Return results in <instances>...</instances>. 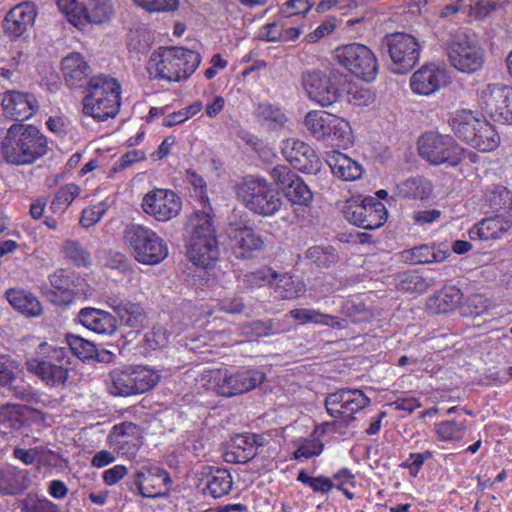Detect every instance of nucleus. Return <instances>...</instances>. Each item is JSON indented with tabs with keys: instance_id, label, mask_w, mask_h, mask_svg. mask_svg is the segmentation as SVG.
Returning <instances> with one entry per match:
<instances>
[{
	"instance_id": "1",
	"label": "nucleus",
	"mask_w": 512,
	"mask_h": 512,
	"mask_svg": "<svg viewBox=\"0 0 512 512\" xmlns=\"http://www.w3.org/2000/svg\"><path fill=\"white\" fill-rule=\"evenodd\" d=\"M187 257L200 268H212L220 256V243L211 213L195 210L186 220L183 234Z\"/></svg>"
},
{
	"instance_id": "2",
	"label": "nucleus",
	"mask_w": 512,
	"mask_h": 512,
	"mask_svg": "<svg viewBox=\"0 0 512 512\" xmlns=\"http://www.w3.org/2000/svg\"><path fill=\"white\" fill-rule=\"evenodd\" d=\"M47 152V138L30 124H12L1 142L4 160L13 165H30Z\"/></svg>"
},
{
	"instance_id": "3",
	"label": "nucleus",
	"mask_w": 512,
	"mask_h": 512,
	"mask_svg": "<svg viewBox=\"0 0 512 512\" xmlns=\"http://www.w3.org/2000/svg\"><path fill=\"white\" fill-rule=\"evenodd\" d=\"M122 85L110 74L94 75L82 98V114L96 122L115 118L121 107Z\"/></svg>"
},
{
	"instance_id": "4",
	"label": "nucleus",
	"mask_w": 512,
	"mask_h": 512,
	"mask_svg": "<svg viewBox=\"0 0 512 512\" xmlns=\"http://www.w3.org/2000/svg\"><path fill=\"white\" fill-rule=\"evenodd\" d=\"M71 357L65 347L41 342L32 357L26 360L28 372L49 388H63L69 380Z\"/></svg>"
},
{
	"instance_id": "5",
	"label": "nucleus",
	"mask_w": 512,
	"mask_h": 512,
	"mask_svg": "<svg viewBox=\"0 0 512 512\" xmlns=\"http://www.w3.org/2000/svg\"><path fill=\"white\" fill-rule=\"evenodd\" d=\"M449 123L460 140L480 152L494 151L500 145V136L494 125L476 112L456 111Z\"/></svg>"
},
{
	"instance_id": "6",
	"label": "nucleus",
	"mask_w": 512,
	"mask_h": 512,
	"mask_svg": "<svg viewBox=\"0 0 512 512\" xmlns=\"http://www.w3.org/2000/svg\"><path fill=\"white\" fill-rule=\"evenodd\" d=\"M237 200L256 215H275L282 206L280 192L264 177L246 175L234 186Z\"/></svg>"
},
{
	"instance_id": "7",
	"label": "nucleus",
	"mask_w": 512,
	"mask_h": 512,
	"mask_svg": "<svg viewBox=\"0 0 512 512\" xmlns=\"http://www.w3.org/2000/svg\"><path fill=\"white\" fill-rule=\"evenodd\" d=\"M123 240L133 258L142 265L155 266L168 257L167 242L149 227L131 224L124 230Z\"/></svg>"
},
{
	"instance_id": "8",
	"label": "nucleus",
	"mask_w": 512,
	"mask_h": 512,
	"mask_svg": "<svg viewBox=\"0 0 512 512\" xmlns=\"http://www.w3.org/2000/svg\"><path fill=\"white\" fill-rule=\"evenodd\" d=\"M265 379V373L258 368L229 366L212 370L209 382L218 396L230 398L254 390Z\"/></svg>"
},
{
	"instance_id": "9",
	"label": "nucleus",
	"mask_w": 512,
	"mask_h": 512,
	"mask_svg": "<svg viewBox=\"0 0 512 512\" xmlns=\"http://www.w3.org/2000/svg\"><path fill=\"white\" fill-rule=\"evenodd\" d=\"M347 82L348 74L339 69H331L328 74L316 69L302 76V84L309 99L322 107L338 102Z\"/></svg>"
},
{
	"instance_id": "10",
	"label": "nucleus",
	"mask_w": 512,
	"mask_h": 512,
	"mask_svg": "<svg viewBox=\"0 0 512 512\" xmlns=\"http://www.w3.org/2000/svg\"><path fill=\"white\" fill-rule=\"evenodd\" d=\"M304 125L317 140H330L344 149L353 144L350 123L335 114L323 110L309 111L305 115Z\"/></svg>"
},
{
	"instance_id": "11",
	"label": "nucleus",
	"mask_w": 512,
	"mask_h": 512,
	"mask_svg": "<svg viewBox=\"0 0 512 512\" xmlns=\"http://www.w3.org/2000/svg\"><path fill=\"white\" fill-rule=\"evenodd\" d=\"M418 152L432 165L456 167L463 161L465 149L452 136L430 131L419 137Z\"/></svg>"
},
{
	"instance_id": "12",
	"label": "nucleus",
	"mask_w": 512,
	"mask_h": 512,
	"mask_svg": "<svg viewBox=\"0 0 512 512\" xmlns=\"http://www.w3.org/2000/svg\"><path fill=\"white\" fill-rule=\"evenodd\" d=\"M342 212L348 222L365 230L382 227L388 218L385 205L372 196L347 199Z\"/></svg>"
},
{
	"instance_id": "13",
	"label": "nucleus",
	"mask_w": 512,
	"mask_h": 512,
	"mask_svg": "<svg viewBox=\"0 0 512 512\" xmlns=\"http://www.w3.org/2000/svg\"><path fill=\"white\" fill-rule=\"evenodd\" d=\"M112 393L116 396H131L151 390L160 376L154 370L141 365L114 369L110 373Z\"/></svg>"
},
{
	"instance_id": "14",
	"label": "nucleus",
	"mask_w": 512,
	"mask_h": 512,
	"mask_svg": "<svg viewBox=\"0 0 512 512\" xmlns=\"http://www.w3.org/2000/svg\"><path fill=\"white\" fill-rule=\"evenodd\" d=\"M370 403V398L362 390L347 387L329 393L325 398L327 413L345 424L352 422L355 419L354 415Z\"/></svg>"
},
{
	"instance_id": "15",
	"label": "nucleus",
	"mask_w": 512,
	"mask_h": 512,
	"mask_svg": "<svg viewBox=\"0 0 512 512\" xmlns=\"http://www.w3.org/2000/svg\"><path fill=\"white\" fill-rule=\"evenodd\" d=\"M141 207L156 221L168 222L180 214L182 199L171 189L155 188L144 195Z\"/></svg>"
},
{
	"instance_id": "16",
	"label": "nucleus",
	"mask_w": 512,
	"mask_h": 512,
	"mask_svg": "<svg viewBox=\"0 0 512 512\" xmlns=\"http://www.w3.org/2000/svg\"><path fill=\"white\" fill-rule=\"evenodd\" d=\"M48 279L50 290L46 295L55 305H69L83 292L85 280L75 272L58 269Z\"/></svg>"
},
{
	"instance_id": "17",
	"label": "nucleus",
	"mask_w": 512,
	"mask_h": 512,
	"mask_svg": "<svg viewBox=\"0 0 512 512\" xmlns=\"http://www.w3.org/2000/svg\"><path fill=\"white\" fill-rule=\"evenodd\" d=\"M485 110L505 124L512 123V87L500 83L488 84L480 92Z\"/></svg>"
},
{
	"instance_id": "18",
	"label": "nucleus",
	"mask_w": 512,
	"mask_h": 512,
	"mask_svg": "<svg viewBox=\"0 0 512 512\" xmlns=\"http://www.w3.org/2000/svg\"><path fill=\"white\" fill-rule=\"evenodd\" d=\"M107 442L118 454L135 458L143 445L141 427L133 422H121L112 427Z\"/></svg>"
},
{
	"instance_id": "19",
	"label": "nucleus",
	"mask_w": 512,
	"mask_h": 512,
	"mask_svg": "<svg viewBox=\"0 0 512 512\" xmlns=\"http://www.w3.org/2000/svg\"><path fill=\"white\" fill-rule=\"evenodd\" d=\"M282 154L290 165L305 174H315L321 169V160L308 143L289 138L283 142Z\"/></svg>"
},
{
	"instance_id": "20",
	"label": "nucleus",
	"mask_w": 512,
	"mask_h": 512,
	"mask_svg": "<svg viewBox=\"0 0 512 512\" xmlns=\"http://www.w3.org/2000/svg\"><path fill=\"white\" fill-rule=\"evenodd\" d=\"M3 115L10 120L23 122L35 116L39 103L30 92L7 90L0 95Z\"/></svg>"
},
{
	"instance_id": "21",
	"label": "nucleus",
	"mask_w": 512,
	"mask_h": 512,
	"mask_svg": "<svg viewBox=\"0 0 512 512\" xmlns=\"http://www.w3.org/2000/svg\"><path fill=\"white\" fill-rule=\"evenodd\" d=\"M133 482L142 497L156 498L168 490L171 479L165 469L154 466L137 471Z\"/></svg>"
},
{
	"instance_id": "22",
	"label": "nucleus",
	"mask_w": 512,
	"mask_h": 512,
	"mask_svg": "<svg viewBox=\"0 0 512 512\" xmlns=\"http://www.w3.org/2000/svg\"><path fill=\"white\" fill-rule=\"evenodd\" d=\"M383 45L387 47L394 64H417L419 61L420 46L412 35L401 32L386 35Z\"/></svg>"
},
{
	"instance_id": "23",
	"label": "nucleus",
	"mask_w": 512,
	"mask_h": 512,
	"mask_svg": "<svg viewBox=\"0 0 512 512\" xmlns=\"http://www.w3.org/2000/svg\"><path fill=\"white\" fill-rule=\"evenodd\" d=\"M451 81L449 73L441 66H421L410 78L411 90L418 95H431Z\"/></svg>"
},
{
	"instance_id": "24",
	"label": "nucleus",
	"mask_w": 512,
	"mask_h": 512,
	"mask_svg": "<svg viewBox=\"0 0 512 512\" xmlns=\"http://www.w3.org/2000/svg\"><path fill=\"white\" fill-rule=\"evenodd\" d=\"M230 247L238 259H250L262 250L264 241L255 230L248 226H237L229 231Z\"/></svg>"
},
{
	"instance_id": "25",
	"label": "nucleus",
	"mask_w": 512,
	"mask_h": 512,
	"mask_svg": "<svg viewBox=\"0 0 512 512\" xmlns=\"http://www.w3.org/2000/svg\"><path fill=\"white\" fill-rule=\"evenodd\" d=\"M262 436L258 434H237L231 438L225 450L224 460L232 464H245L251 461L257 454V449L262 445Z\"/></svg>"
},
{
	"instance_id": "26",
	"label": "nucleus",
	"mask_w": 512,
	"mask_h": 512,
	"mask_svg": "<svg viewBox=\"0 0 512 512\" xmlns=\"http://www.w3.org/2000/svg\"><path fill=\"white\" fill-rule=\"evenodd\" d=\"M512 228V220L503 215L484 218L475 223L468 231L472 241H489L503 237Z\"/></svg>"
},
{
	"instance_id": "27",
	"label": "nucleus",
	"mask_w": 512,
	"mask_h": 512,
	"mask_svg": "<svg viewBox=\"0 0 512 512\" xmlns=\"http://www.w3.org/2000/svg\"><path fill=\"white\" fill-rule=\"evenodd\" d=\"M35 410L18 404H4L0 406V426L25 433L34 422Z\"/></svg>"
},
{
	"instance_id": "28",
	"label": "nucleus",
	"mask_w": 512,
	"mask_h": 512,
	"mask_svg": "<svg viewBox=\"0 0 512 512\" xmlns=\"http://www.w3.org/2000/svg\"><path fill=\"white\" fill-rule=\"evenodd\" d=\"M463 292L455 285H445L426 300V309L432 314H448L462 303Z\"/></svg>"
},
{
	"instance_id": "29",
	"label": "nucleus",
	"mask_w": 512,
	"mask_h": 512,
	"mask_svg": "<svg viewBox=\"0 0 512 512\" xmlns=\"http://www.w3.org/2000/svg\"><path fill=\"white\" fill-rule=\"evenodd\" d=\"M78 320L85 328L101 335H113L118 328L117 319L111 313L93 307L82 308Z\"/></svg>"
},
{
	"instance_id": "30",
	"label": "nucleus",
	"mask_w": 512,
	"mask_h": 512,
	"mask_svg": "<svg viewBox=\"0 0 512 512\" xmlns=\"http://www.w3.org/2000/svg\"><path fill=\"white\" fill-rule=\"evenodd\" d=\"M36 9L29 3L19 4L13 7L3 21L4 31L12 38L20 37L32 26L36 18Z\"/></svg>"
},
{
	"instance_id": "31",
	"label": "nucleus",
	"mask_w": 512,
	"mask_h": 512,
	"mask_svg": "<svg viewBox=\"0 0 512 512\" xmlns=\"http://www.w3.org/2000/svg\"><path fill=\"white\" fill-rule=\"evenodd\" d=\"M325 161L332 173L345 181H354L362 176V166L338 150L326 152Z\"/></svg>"
},
{
	"instance_id": "32",
	"label": "nucleus",
	"mask_w": 512,
	"mask_h": 512,
	"mask_svg": "<svg viewBox=\"0 0 512 512\" xmlns=\"http://www.w3.org/2000/svg\"><path fill=\"white\" fill-rule=\"evenodd\" d=\"M202 482L204 494L214 499L228 495L234 485L231 473L227 469L219 467H209Z\"/></svg>"
},
{
	"instance_id": "33",
	"label": "nucleus",
	"mask_w": 512,
	"mask_h": 512,
	"mask_svg": "<svg viewBox=\"0 0 512 512\" xmlns=\"http://www.w3.org/2000/svg\"><path fill=\"white\" fill-rule=\"evenodd\" d=\"M401 260L411 265L439 263L448 257V252L435 243L421 244L400 253Z\"/></svg>"
},
{
	"instance_id": "34",
	"label": "nucleus",
	"mask_w": 512,
	"mask_h": 512,
	"mask_svg": "<svg viewBox=\"0 0 512 512\" xmlns=\"http://www.w3.org/2000/svg\"><path fill=\"white\" fill-rule=\"evenodd\" d=\"M5 297L16 311L27 317H38L42 314L41 302L31 291L20 287L10 288Z\"/></svg>"
},
{
	"instance_id": "35",
	"label": "nucleus",
	"mask_w": 512,
	"mask_h": 512,
	"mask_svg": "<svg viewBox=\"0 0 512 512\" xmlns=\"http://www.w3.org/2000/svg\"><path fill=\"white\" fill-rule=\"evenodd\" d=\"M201 60L199 52L179 46L159 47L149 58L150 64H172L174 61L182 64H200Z\"/></svg>"
},
{
	"instance_id": "36",
	"label": "nucleus",
	"mask_w": 512,
	"mask_h": 512,
	"mask_svg": "<svg viewBox=\"0 0 512 512\" xmlns=\"http://www.w3.org/2000/svg\"><path fill=\"white\" fill-rule=\"evenodd\" d=\"M106 303L129 327H138L145 320L144 310L139 303L117 296L108 297Z\"/></svg>"
},
{
	"instance_id": "37",
	"label": "nucleus",
	"mask_w": 512,
	"mask_h": 512,
	"mask_svg": "<svg viewBox=\"0 0 512 512\" xmlns=\"http://www.w3.org/2000/svg\"><path fill=\"white\" fill-rule=\"evenodd\" d=\"M30 485L28 472L15 466H6L0 469V493L3 495H17Z\"/></svg>"
},
{
	"instance_id": "38",
	"label": "nucleus",
	"mask_w": 512,
	"mask_h": 512,
	"mask_svg": "<svg viewBox=\"0 0 512 512\" xmlns=\"http://www.w3.org/2000/svg\"><path fill=\"white\" fill-rule=\"evenodd\" d=\"M447 53L450 64H481L483 61L480 49L467 37H458L448 46Z\"/></svg>"
},
{
	"instance_id": "39",
	"label": "nucleus",
	"mask_w": 512,
	"mask_h": 512,
	"mask_svg": "<svg viewBox=\"0 0 512 512\" xmlns=\"http://www.w3.org/2000/svg\"><path fill=\"white\" fill-rule=\"evenodd\" d=\"M432 193V184L423 176L409 177L395 186V197L412 200H424Z\"/></svg>"
},
{
	"instance_id": "40",
	"label": "nucleus",
	"mask_w": 512,
	"mask_h": 512,
	"mask_svg": "<svg viewBox=\"0 0 512 512\" xmlns=\"http://www.w3.org/2000/svg\"><path fill=\"white\" fill-rule=\"evenodd\" d=\"M334 56L339 64H371L376 62V57L370 48L360 43H350L337 47Z\"/></svg>"
},
{
	"instance_id": "41",
	"label": "nucleus",
	"mask_w": 512,
	"mask_h": 512,
	"mask_svg": "<svg viewBox=\"0 0 512 512\" xmlns=\"http://www.w3.org/2000/svg\"><path fill=\"white\" fill-rule=\"evenodd\" d=\"M433 433L436 439L441 442H460L467 433V420L461 418L437 421L433 425Z\"/></svg>"
},
{
	"instance_id": "42",
	"label": "nucleus",
	"mask_w": 512,
	"mask_h": 512,
	"mask_svg": "<svg viewBox=\"0 0 512 512\" xmlns=\"http://www.w3.org/2000/svg\"><path fill=\"white\" fill-rule=\"evenodd\" d=\"M113 13L110 0H89L83 5V23L102 24L109 21Z\"/></svg>"
},
{
	"instance_id": "43",
	"label": "nucleus",
	"mask_w": 512,
	"mask_h": 512,
	"mask_svg": "<svg viewBox=\"0 0 512 512\" xmlns=\"http://www.w3.org/2000/svg\"><path fill=\"white\" fill-rule=\"evenodd\" d=\"M484 203L492 211L512 210V192L503 185H492L484 192Z\"/></svg>"
},
{
	"instance_id": "44",
	"label": "nucleus",
	"mask_w": 512,
	"mask_h": 512,
	"mask_svg": "<svg viewBox=\"0 0 512 512\" xmlns=\"http://www.w3.org/2000/svg\"><path fill=\"white\" fill-rule=\"evenodd\" d=\"M81 187L75 183H67L60 186L50 203V210L53 214H64L73 201L79 197Z\"/></svg>"
},
{
	"instance_id": "45",
	"label": "nucleus",
	"mask_w": 512,
	"mask_h": 512,
	"mask_svg": "<svg viewBox=\"0 0 512 512\" xmlns=\"http://www.w3.org/2000/svg\"><path fill=\"white\" fill-rule=\"evenodd\" d=\"M198 66H184V69H180V66H149L148 73L151 78L163 80L168 83L181 82L188 79L195 71Z\"/></svg>"
},
{
	"instance_id": "46",
	"label": "nucleus",
	"mask_w": 512,
	"mask_h": 512,
	"mask_svg": "<svg viewBox=\"0 0 512 512\" xmlns=\"http://www.w3.org/2000/svg\"><path fill=\"white\" fill-rule=\"evenodd\" d=\"M290 316L301 323H315L330 326L333 328H342V319L336 316L320 313L314 309L297 308L290 311Z\"/></svg>"
},
{
	"instance_id": "47",
	"label": "nucleus",
	"mask_w": 512,
	"mask_h": 512,
	"mask_svg": "<svg viewBox=\"0 0 512 512\" xmlns=\"http://www.w3.org/2000/svg\"><path fill=\"white\" fill-rule=\"evenodd\" d=\"M90 68L91 66H61L65 84L70 89L85 88L86 92L90 79L93 77Z\"/></svg>"
},
{
	"instance_id": "48",
	"label": "nucleus",
	"mask_w": 512,
	"mask_h": 512,
	"mask_svg": "<svg viewBox=\"0 0 512 512\" xmlns=\"http://www.w3.org/2000/svg\"><path fill=\"white\" fill-rule=\"evenodd\" d=\"M61 251L64 257L77 267H89L92 264L91 253L79 241L66 240Z\"/></svg>"
},
{
	"instance_id": "49",
	"label": "nucleus",
	"mask_w": 512,
	"mask_h": 512,
	"mask_svg": "<svg viewBox=\"0 0 512 512\" xmlns=\"http://www.w3.org/2000/svg\"><path fill=\"white\" fill-rule=\"evenodd\" d=\"M18 508L21 512H61L59 506L37 493H27L19 500Z\"/></svg>"
},
{
	"instance_id": "50",
	"label": "nucleus",
	"mask_w": 512,
	"mask_h": 512,
	"mask_svg": "<svg viewBox=\"0 0 512 512\" xmlns=\"http://www.w3.org/2000/svg\"><path fill=\"white\" fill-rule=\"evenodd\" d=\"M433 284L432 278L424 277L417 271H409L400 276L398 289L408 293H424Z\"/></svg>"
},
{
	"instance_id": "51",
	"label": "nucleus",
	"mask_w": 512,
	"mask_h": 512,
	"mask_svg": "<svg viewBox=\"0 0 512 512\" xmlns=\"http://www.w3.org/2000/svg\"><path fill=\"white\" fill-rule=\"evenodd\" d=\"M274 281L275 297H278L280 299H295L299 297L303 292V284L300 281L295 280L292 276L288 274H277V278Z\"/></svg>"
},
{
	"instance_id": "52",
	"label": "nucleus",
	"mask_w": 512,
	"mask_h": 512,
	"mask_svg": "<svg viewBox=\"0 0 512 512\" xmlns=\"http://www.w3.org/2000/svg\"><path fill=\"white\" fill-rule=\"evenodd\" d=\"M296 480L308 487L314 493H320L322 495H328L334 489V482L331 477L325 475L311 476L309 473L302 469L298 472Z\"/></svg>"
},
{
	"instance_id": "53",
	"label": "nucleus",
	"mask_w": 512,
	"mask_h": 512,
	"mask_svg": "<svg viewBox=\"0 0 512 512\" xmlns=\"http://www.w3.org/2000/svg\"><path fill=\"white\" fill-rule=\"evenodd\" d=\"M66 342L69 346V353L81 360H91L97 356L96 345L83 337L74 334L66 335Z\"/></svg>"
},
{
	"instance_id": "54",
	"label": "nucleus",
	"mask_w": 512,
	"mask_h": 512,
	"mask_svg": "<svg viewBox=\"0 0 512 512\" xmlns=\"http://www.w3.org/2000/svg\"><path fill=\"white\" fill-rule=\"evenodd\" d=\"M347 100L350 104L358 107H365L372 104L376 99V92L370 88L354 83L348 78Z\"/></svg>"
},
{
	"instance_id": "55",
	"label": "nucleus",
	"mask_w": 512,
	"mask_h": 512,
	"mask_svg": "<svg viewBox=\"0 0 512 512\" xmlns=\"http://www.w3.org/2000/svg\"><path fill=\"white\" fill-rule=\"evenodd\" d=\"M286 189V196L293 204L307 206L313 199V194L310 188L299 176L289 182Z\"/></svg>"
},
{
	"instance_id": "56",
	"label": "nucleus",
	"mask_w": 512,
	"mask_h": 512,
	"mask_svg": "<svg viewBox=\"0 0 512 512\" xmlns=\"http://www.w3.org/2000/svg\"><path fill=\"white\" fill-rule=\"evenodd\" d=\"M305 257L317 267H329L338 259L336 249L332 246H312L307 249Z\"/></svg>"
},
{
	"instance_id": "57",
	"label": "nucleus",
	"mask_w": 512,
	"mask_h": 512,
	"mask_svg": "<svg viewBox=\"0 0 512 512\" xmlns=\"http://www.w3.org/2000/svg\"><path fill=\"white\" fill-rule=\"evenodd\" d=\"M331 479L334 482V489L341 491L348 500L355 498V494L347 488L348 486L351 488L356 486V477L350 468L343 467L339 469L332 475Z\"/></svg>"
},
{
	"instance_id": "58",
	"label": "nucleus",
	"mask_w": 512,
	"mask_h": 512,
	"mask_svg": "<svg viewBox=\"0 0 512 512\" xmlns=\"http://www.w3.org/2000/svg\"><path fill=\"white\" fill-rule=\"evenodd\" d=\"M324 450L323 442L318 438H304L297 442V448L293 452V459H310L319 456Z\"/></svg>"
},
{
	"instance_id": "59",
	"label": "nucleus",
	"mask_w": 512,
	"mask_h": 512,
	"mask_svg": "<svg viewBox=\"0 0 512 512\" xmlns=\"http://www.w3.org/2000/svg\"><path fill=\"white\" fill-rule=\"evenodd\" d=\"M107 210L108 205L104 201L84 208L81 212L80 225L84 228L94 226L104 217Z\"/></svg>"
},
{
	"instance_id": "60",
	"label": "nucleus",
	"mask_w": 512,
	"mask_h": 512,
	"mask_svg": "<svg viewBox=\"0 0 512 512\" xmlns=\"http://www.w3.org/2000/svg\"><path fill=\"white\" fill-rule=\"evenodd\" d=\"M57 7L74 26L83 24V5L77 0H57Z\"/></svg>"
},
{
	"instance_id": "61",
	"label": "nucleus",
	"mask_w": 512,
	"mask_h": 512,
	"mask_svg": "<svg viewBox=\"0 0 512 512\" xmlns=\"http://www.w3.org/2000/svg\"><path fill=\"white\" fill-rule=\"evenodd\" d=\"M434 454L435 452L431 450L410 453L400 467L407 469L409 475L415 478L420 473L425 461L434 458Z\"/></svg>"
},
{
	"instance_id": "62",
	"label": "nucleus",
	"mask_w": 512,
	"mask_h": 512,
	"mask_svg": "<svg viewBox=\"0 0 512 512\" xmlns=\"http://www.w3.org/2000/svg\"><path fill=\"white\" fill-rule=\"evenodd\" d=\"M277 278V273L270 267L264 266L245 274V282L251 288L272 284Z\"/></svg>"
},
{
	"instance_id": "63",
	"label": "nucleus",
	"mask_w": 512,
	"mask_h": 512,
	"mask_svg": "<svg viewBox=\"0 0 512 512\" xmlns=\"http://www.w3.org/2000/svg\"><path fill=\"white\" fill-rule=\"evenodd\" d=\"M168 342L169 333L162 326H154L145 334V344L151 350L164 348Z\"/></svg>"
},
{
	"instance_id": "64",
	"label": "nucleus",
	"mask_w": 512,
	"mask_h": 512,
	"mask_svg": "<svg viewBox=\"0 0 512 512\" xmlns=\"http://www.w3.org/2000/svg\"><path fill=\"white\" fill-rule=\"evenodd\" d=\"M108 266L114 270H117L123 277L127 278L129 281L133 279V276L136 274V270L128 259L126 255L123 253H115L109 260Z\"/></svg>"
}]
</instances>
